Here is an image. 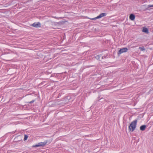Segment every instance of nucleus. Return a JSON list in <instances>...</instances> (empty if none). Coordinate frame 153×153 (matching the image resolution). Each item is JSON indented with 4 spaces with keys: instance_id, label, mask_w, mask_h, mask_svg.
I'll return each instance as SVG.
<instances>
[{
    "instance_id": "13",
    "label": "nucleus",
    "mask_w": 153,
    "mask_h": 153,
    "mask_svg": "<svg viewBox=\"0 0 153 153\" xmlns=\"http://www.w3.org/2000/svg\"><path fill=\"white\" fill-rule=\"evenodd\" d=\"M63 22H58V24H62L63 23Z\"/></svg>"
},
{
    "instance_id": "8",
    "label": "nucleus",
    "mask_w": 153,
    "mask_h": 153,
    "mask_svg": "<svg viewBox=\"0 0 153 153\" xmlns=\"http://www.w3.org/2000/svg\"><path fill=\"white\" fill-rule=\"evenodd\" d=\"M143 32L148 33H149V30L146 27H143L142 30Z\"/></svg>"
},
{
    "instance_id": "11",
    "label": "nucleus",
    "mask_w": 153,
    "mask_h": 153,
    "mask_svg": "<svg viewBox=\"0 0 153 153\" xmlns=\"http://www.w3.org/2000/svg\"><path fill=\"white\" fill-rule=\"evenodd\" d=\"M139 49H140L141 51H143L145 50V48L143 47H140L139 48Z\"/></svg>"
},
{
    "instance_id": "14",
    "label": "nucleus",
    "mask_w": 153,
    "mask_h": 153,
    "mask_svg": "<svg viewBox=\"0 0 153 153\" xmlns=\"http://www.w3.org/2000/svg\"><path fill=\"white\" fill-rule=\"evenodd\" d=\"M34 102V100H32L30 102H29V103H32L33 102Z\"/></svg>"
},
{
    "instance_id": "1",
    "label": "nucleus",
    "mask_w": 153,
    "mask_h": 153,
    "mask_svg": "<svg viewBox=\"0 0 153 153\" xmlns=\"http://www.w3.org/2000/svg\"><path fill=\"white\" fill-rule=\"evenodd\" d=\"M137 120H136L131 123L128 128L130 131H133L136 127Z\"/></svg>"
},
{
    "instance_id": "6",
    "label": "nucleus",
    "mask_w": 153,
    "mask_h": 153,
    "mask_svg": "<svg viewBox=\"0 0 153 153\" xmlns=\"http://www.w3.org/2000/svg\"><path fill=\"white\" fill-rule=\"evenodd\" d=\"M129 18L131 20H133L135 18V16L134 14H131L129 16Z\"/></svg>"
},
{
    "instance_id": "12",
    "label": "nucleus",
    "mask_w": 153,
    "mask_h": 153,
    "mask_svg": "<svg viewBox=\"0 0 153 153\" xmlns=\"http://www.w3.org/2000/svg\"><path fill=\"white\" fill-rule=\"evenodd\" d=\"M151 7H153V5H148V7L147 8V10H149V8Z\"/></svg>"
},
{
    "instance_id": "9",
    "label": "nucleus",
    "mask_w": 153,
    "mask_h": 153,
    "mask_svg": "<svg viewBox=\"0 0 153 153\" xmlns=\"http://www.w3.org/2000/svg\"><path fill=\"white\" fill-rule=\"evenodd\" d=\"M100 57L102 58V59H103V56H102L101 55H97L95 57V58L97 59H99Z\"/></svg>"
},
{
    "instance_id": "5",
    "label": "nucleus",
    "mask_w": 153,
    "mask_h": 153,
    "mask_svg": "<svg viewBox=\"0 0 153 153\" xmlns=\"http://www.w3.org/2000/svg\"><path fill=\"white\" fill-rule=\"evenodd\" d=\"M31 26L36 28L39 27H41V23L39 22H35L31 24Z\"/></svg>"
},
{
    "instance_id": "3",
    "label": "nucleus",
    "mask_w": 153,
    "mask_h": 153,
    "mask_svg": "<svg viewBox=\"0 0 153 153\" xmlns=\"http://www.w3.org/2000/svg\"><path fill=\"white\" fill-rule=\"evenodd\" d=\"M106 15L107 14L105 13H102L100 14L97 17H96L92 19H91L92 20H95L97 19L100 18L102 17L106 16Z\"/></svg>"
},
{
    "instance_id": "10",
    "label": "nucleus",
    "mask_w": 153,
    "mask_h": 153,
    "mask_svg": "<svg viewBox=\"0 0 153 153\" xmlns=\"http://www.w3.org/2000/svg\"><path fill=\"white\" fill-rule=\"evenodd\" d=\"M28 137V136L26 134L25 135L24 140V141H25L26 140H27Z\"/></svg>"
},
{
    "instance_id": "7",
    "label": "nucleus",
    "mask_w": 153,
    "mask_h": 153,
    "mask_svg": "<svg viewBox=\"0 0 153 153\" xmlns=\"http://www.w3.org/2000/svg\"><path fill=\"white\" fill-rule=\"evenodd\" d=\"M146 128V126L145 125H143L140 126V129L142 131H143Z\"/></svg>"
},
{
    "instance_id": "2",
    "label": "nucleus",
    "mask_w": 153,
    "mask_h": 153,
    "mask_svg": "<svg viewBox=\"0 0 153 153\" xmlns=\"http://www.w3.org/2000/svg\"><path fill=\"white\" fill-rule=\"evenodd\" d=\"M47 143V142L45 141L43 142H40L38 143L37 144H36V145H33L32 146V147H36L40 146H43L46 144Z\"/></svg>"
},
{
    "instance_id": "4",
    "label": "nucleus",
    "mask_w": 153,
    "mask_h": 153,
    "mask_svg": "<svg viewBox=\"0 0 153 153\" xmlns=\"http://www.w3.org/2000/svg\"><path fill=\"white\" fill-rule=\"evenodd\" d=\"M128 50V49L126 48H122L119 51L117 54L119 55L122 53L127 52Z\"/></svg>"
}]
</instances>
